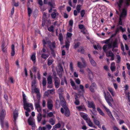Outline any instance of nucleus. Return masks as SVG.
<instances>
[{
	"mask_svg": "<svg viewBox=\"0 0 130 130\" xmlns=\"http://www.w3.org/2000/svg\"><path fill=\"white\" fill-rule=\"evenodd\" d=\"M39 101H38V103L35 104V105L36 107V108H39L41 107L39 104Z\"/></svg>",
	"mask_w": 130,
	"mask_h": 130,
	"instance_id": "obj_57",
	"label": "nucleus"
},
{
	"mask_svg": "<svg viewBox=\"0 0 130 130\" xmlns=\"http://www.w3.org/2000/svg\"><path fill=\"white\" fill-rule=\"evenodd\" d=\"M52 60H48L47 63L48 65V66L51 65L52 63Z\"/></svg>",
	"mask_w": 130,
	"mask_h": 130,
	"instance_id": "obj_64",
	"label": "nucleus"
},
{
	"mask_svg": "<svg viewBox=\"0 0 130 130\" xmlns=\"http://www.w3.org/2000/svg\"><path fill=\"white\" fill-rule=\"evenodd\" d=\"M73 21L71 20H70L69 22V26H73Z\"/></svg>",
	"mask_w": 130,
	"mask_h": 130,
	"instance_id": "obj_58",
	"label": "nucleus"
},
{
	"mask_svg": "<svg viewBox=\"0 0 130 130\" xmlns=\"http://www.w3.org/2000/svg\"><path fill=\"white\" fill-rule=\"evenodd\" d=\"M6 115L5 110L3 109L0 113V121L1 124L3 128H4V119Z\"/></svg>",
	"mask_w": 130,
	"mask_h": 130,
	"instance_id": "obj_4",
	"label": "nucleus"
},
{
	"mask_svg": "<svg viewBox=\"0 0 130 130\" xmlns=\"http://www.w3.org/2000/svg\"><path fill=\"white\" fill-rule=\"evenodd\" d=\"M53 115V113L52 112H50L49 113H48L47 117L48 116L49 117H51Z\"/></svg>",
	"mask_w": 130,
	"mask_h": 130,
	"instance_id": "obj_62",
	"label": "nucleus"
},
{
	"mask_svg": "<svg viewBox=\"0 0 130 130\" xmlns=\"http://www.w3.org/2000/svg\"><path fill=\"white\" fill-rule=\"evenodd\" d=\"M37 119L38 122H40L42 119V115L41 113H39L38 114Z\"/></svg>",
	"mask_w": 130,
	"mask_h": 130,
	"instance_id": "obj_33",
	"label": "nucleus"
},
{
	"mask_svg": "<svg viewBox=\"0 0 130 130\" xmlns=\"http://www.w3.org/2000/svg\"><path fill=\"white\" fill-rule=\"evenodd\" d=\"M61 126L63 127L64 126V123L61 121H59L58 123L57 124V128H59Z\"/></svg>",
	"mask_w": 130,
	"mask_h": 130,
	"instance_id": "obj_35",
	"label": "nucleus"
},
{
	"mask_svg": "<svg viewBox=\"0 0 130 130\" xmlns=\"http://www.w3.org/2000/svg\"><path fill=\"white\" fill-rule=\"evenodd\" d=\"M37 98L38 100V101H39L40 99V93L37 94Z\"/></svg>",
	"mask_w": 130,
	"mask_h": 130,
	"instance_id": "obj_60",
	"label": "nucleus"
},
{
	"mask_svg": "<svg viewBox=\"0 0 130 130\" xmlns=\"http://www.w3.org/2000/svg\"><path fill=\"white\" fill-rule=\"evenodd\" d=\"M106 53L107 56L108 57H110L111 60H113L114 58V56L113 54L111 51H109L108 52H105Z\"/></svg>",
	"mask_w": 130,
	"mask_h": 130,
	"instance_id": "obj_11",
	"label": "nucleus"
},
{
	"mask_svg": "<svg viewBox=\"0 0 130 130\" xmlns=\"http://www.w3.org/2000/svg\"><path fill=\"white\" fill-rule=\"evenodd\" d=\"M42 85L43 87L45 86L46 84V78L43 77V78Z\"/></svg>",
	"mask_w": 130,
	"mask_h": 130,
	"instance_id": "obj_41",
	"label": "nucleus"
},
{
	"mask_svg": "<svg viewBox=\"0 0 130 130\" xmlns=\"http://www.w3.org/2000/svg\"><path fill=\"white\" fill-rule=\"evenodd\" d=\"M28 122L29 124L31 125L32 127L35 126L34 119L32 117H30L28 120Z\"/></svg>",
	"mask_w": 130,
	"mask_h": 130,
	"instance_id": "obj_10",
	"label": "nucleus"
},
{
	"mask_svg": "<svg viewBox=\"0 0 130 130\" xmlns=\"http://www.w3.org/2000/svg\"><path fill=\"white\" fill-rule=\"evenodd\" d=\"M47 83L49 85H52V77L51 75H49L47 78Z\"/></svg>",
	"mask_w": 130,
	"mask_h": 130,
	"instance_id": "obj_29",
	"label": "nucleus"
},
{
	"mask_svg": "<svg viewBox=\"0 0 130 130\" xmlns=\"http://www.w3.org/2000/svg\"><path fill=\"white\" fill-rule=\"evenodd\" d=\"M73 64L72 62H71L70 63L69 67L71 71L73 72L74 71V68L73 66Z\"/></svg>",
	"mask_w": 130,
	"mask_h": 130,
	"instance_id": "obj_39",
	"label": "nucleus"
},
{
	"mask_svg": "<svg viewBox=\"0 0 130 130\" xmlns=\"http://www.w3.org/2000/svg\"><path fill=\"white\" fill-rule=\"evenodd\" d=\"M58 67L59 68V70L58 71V74L60 77H61L62 76V72L63 71V69L62 67L60 64L58 66Z\"/></svg>",
	"mask_w": 130,
	"mask_h": 130,
	"instance_id": "obj_18",
	"label": "nucleus"
},
{
	"mask_svg": "<svg viewBox=\"0 0 130 130\" xmlns=\"http://www.w3.org/2000/svg\"><path fill=\"white\" fill-rule=\"evenodd\" d=\"M28 14L29 17L31 13L32 12V11L30 8L28 7Z\"/></svg>",
	"mask_w": 130,
	"mask_h": 130,
	"instance_id": "obj_50",
	"label": "nucleus"
},
{
	"mask_svg": "<svg viewBox=\"0 0 130 130\" xmlns=\"http://www.w3.org/2000/svg\"><path fill=\"white\" fill-rule=\"evenodd\" d=\"M80 114L81 117L85 120L86 121L88 119L90 118L88 117V115L86 114L83 112H80Z\"/></svg>",
	"mask_w": 130,
	"mask_h": 130,
	"instance_id": "obj_17",
	"label": "nucleus"
},
{
	"mask_svg": "<svg viewBox=\"0 0 130 130\" xmlns=\"http://www.w3.org/2000/svg\"><path fill=\"white\" fill-rule=\"evenodd\" d=\"M5 42L3 41L2 42V44L1 46L2 50L3 52L5 53L6 52V49L5 46Z\"/></svg>",
	"mask_w": 130,
	"mask_h": 130,
	"instance_id": "obj_24",
	"label": "nucleus"
},
{
	"mask_svg": "<svg viewBox=\"0 0 130 130\" xmlns=\"http://www.w3.org/2000/svg\"><path fill=\"white\" fill-rule=\"evenodd\" d=\"M46 43L48 44L50 48V46L52 47L53 48H55V42H53L52 43H51V42L50 41H48L46 42Z\"/></svg>",
	"mask_w": 130,
	"mask_h": 130,
	"instance_id": "obj_25",
	"label": "nucleus"
},
{
	"mask_svg": "<svg viewBox=\"0 0 130 130\" xmlns=\"http://www.w3.org/2000/svg\"><path fill=\"white\" fill-rule=\"evenodd\" d=\"M76 108L79 111H84L86 110V109L84 105L77 106L76 107Z\"/></svg>",
	"mask_w": 130,
	"mask_h": 130,
	"instance_id": "obj_23",
	"label": "nucleus"
},
{
	"mask_svg": "<svg viewBox=\"0 0 130 130\" xmlns=\"http://www.w3.org/2000/svg\"><path fill=\"white\" fill-rule=\"evenodd\" d=\"M121 48L122 50L123 51L122 54H123L124 55H125L126 54V53L124 52V46L122 43H121Z\"/></svg>",
	"mask_w": 130,
	"mask_h": 130,
	"instance_id": "obj_38",
	"label": "nucleus"
},
{
	"mask_svg": "<svg viewBox=\"0 0 130 130\" xmlns=\"http://www.w3.org/2000/svg\"><path fill=\"white\" fill-rule=\"evenodd\" d=\"M81 6L79 5H78L76 7V9L77 10L78 12H80V10Z\"/></svg>",
	"mask_w": 130,
	"mask_h": 130,
	"instance_id": "obj_56",
	"label": "nucleus"
},
{
	"mask_svg": "<svg viewBox=\"0 0 130 130\" xmlns=\"http://www.w3.org/2000/svg\"><path fill=\"white\" fill-rule=\"evenodd\" d=\"M123 0H119L118 2H117L115 5H117L119 8V10L120 12V16L119 24V25H123L122 20L126 17L127 14V10L125 8H124L121 10V7L122 4L123 2Z\"/></svg>",
	"mask_w": 130,
	"mask_h": 130,
	"instance_id": "obj_1",
	"label": "nucleus"
},
{
	"mask_svg": "<svg viewBox=\"0 0 130 130\" xmlns=\"http://www.w3.org/2000/svg\"><path fill=\"white\" fill-rule=\"evenodd\" d=\"M24 108V109L26 110L28 112L30 111V109L29 107L31 108L32 109H33V107L32 104L26 102L23 103Z\"/></svg>",
	"mask_w": 130,
	"mask_h": 130,
	"instance_id": "obj_5",
	"label": "nucleus"
},
{
	"mask_svg": "<svg viewBox=\"0 0 130 130\" xmlns=\"http://www.w3.org/2000/svg\"><path fill=\"white\" fill-rule=\"evenodd\" d=\"M125 3L126 5L128 6L129 5L130 3V0H125Z\"/></svg>",
	"mask_w": 130,
	"mask_h": 130,
	"instance_id": "obj_52",
	"label": "nucleus"
},
{
	"mask_svg": "<svg viewBox=\"0 0 130 130\" xmlns=\"http://www.w3.org/2000/svg\"><path fill=\"white\" fill-rule=\"evenodd\" d=\"M75 104L77 105H78L79 104V101L76 98H75V100L74 102Z\"/></svg>",
	"mask_w": 130,
	"mask_h": 130,
	"instance_id": "obj_54",
	"label": "nucleus"
},
{
	"mask_svg": "<svg viewBox=\"0 0 130 130\" xmlns=\"http://www.w3.org/2000/svg\"><path fill=\"white\" fill-rule=\"evenodd\" d=\"M59 95L61 104L63 107L61 109V112L62 113H64L66 116L68 117L70 115V112L69 109L66 106V102L63 97L62 95L60 94Z\"/></svg>",
	"mask_w": 130,
	"mask_h": 130,
	"instance_id": "obj_2",
	"label": "nucleus"
},
{
	"mask_svg": "<svg viewBox=\"0 0 130 130\" xmlns=\"http://www.w3.org/2000/svg\"><path fill=\"white\" fill-rule=\"evenodd\" d=\"M126 96L127 97L129 101H130V93L128 92H125Z\"/></svg>",
	"mask_w": 130,
	"mask_h": 130,
	"instance_id": "obj_45",
	"label": "nucleus"
},
{
	"mask_svg": "<svg viewBox=\"0 0 130 130\" xmlns=\"http://www.w3.org/2000/svg\"><path fill=\"white\" fill-rule=\"evenodd\" d=\"M92 117L93 119V121L95 125H97L99 128H101V125L100 124V122L97 120L96 119V118L94 116H92Z\"/></svg>",
	"mask_w": 130,
	"mask_h": 130,
	"instance_id": "obj_13",
	"label": "nucleus"
},
{
	"mask_svg": "<svg viewBox=\"0 0 130 130\" xmlns=\"http://www.w3.org/2000/svg\"><path fill=\"white\" fill-rule=\"evenodd\" d=\"M70 83L71 86H72L74 89H76V87L74 82L72 80V79H70Z\"/></svg>",
	"mask_w": 130,
	"mask_h": 130,
	"instance_id": "obj_36",
	"label": "nucleus"
},
{
	"mask_svg": "<svg viewBox=\"0 0 130 130\" xmlns=\"http://www.w3.org/2000/svg\"><path fill=\"white\" fill-rule=\"evenodd\" d=\"M116 67H115V63L114 62H112L111 64V69L113 71L115 70Z\"/></svg>",
	"mask_w": 130,
	"mask_h": 130,
	"instance_id": "obj_34",
	"label": "nucleus"
},
{
	"mask_svg": "<svg viewBox=\"0 0 130 130\" xmlns=\"http://www.w3.org/2000/svg\"><path fill=\"white\" fill-rule=\"evenodd\" d=\"M38 14V11L37 10H35L34 12V16L35 17Z\"/></svg>",
	"mask_w": 130,
	"mask_h": 130,
	"instance_id": "obj_55",
	"label": "nucleus"
},
{
	"mask_svg": "<svg viewBox=\"0 0 130 130\" xmlns=\"http://www.w3.org/2000/svg\"><path fill=\"white\" fill-rule=\"evenodd\" d=\"M56 16V13L55 12H53L51 14V16L52 18H55Z\"/></svg>",
	"mask_w": 130,
	"mask_h": 130,
	"instance_id": "obj_59",
	"label": "nucleus"
},
{
	"mask_svg": "<svg viewBox=\"0 0 130 130\" xmlns=\"http://www.w3.org/2000/svg\"><path fill=\"white\" fill-rule=\"evenodd\" d=\"M18 110L16 109H15L13 112V121L15 123L17 119L18 116Z\"/></svg>",
	"mask_w": 130,
	"mask_h": 130,
	"instance_id": "obj_16",
	"label": "nucleus"
},
{
	"mask_svg": "<svg viewBox=\"0 0 130 130\" xmlns=\"http://www.w3.org/2000/svg\"><path fill=\"white\" fill-rule=\"evenodd\" d=\"M88 56L91 64L93 66H95L96 65V63L91 57L90 55V54H88Z\"/></svg>",
	"mask_w": 130,
	"mask_h": 130,
	"instance_id": "obj_19",
	"label": "nucleus"
},
{
	"mask_svg": "<svg viewBox=\"0 0 130 130\" xmlns=\"http://www.w3.org/2000/svg\"><path fill=\"white\" fill-rule=\"evenodd\" d=\"M112 47L114 48V47H112V45L111 44H108V45H105L103 47V49L105 52H107L108 50H109L110 48ZM117 50H114V48L112 49L113 51H116Z\"/></svg>",
	"mask_w": 130,
	"mask_h": 130,
	"instance_id": "obj_7",
	"label": "nucleus"
},
{
	"mask_svg": "<svg viewBox=\"0 0 130 130\" xmlns=\"http://www.w3.org/2000/svg\"><path fill=\"white\" fill-rule=\"evenodd\" d=\"M46 14L45 13H44L43 15V18H42V20H45L46 19Z\"/></svg>",
	"mask_w": 130,
	"mask_h": 130,
	"instance_id": "obj_61",
	"label": "nucleus"
},
{
	"mask_svg": "<svg viewBox=\"0 0 130 130\" xmlns=\"http://www.w3.org/2000/svg\"><path fill=\"white\" fill-rule=\"evenodd\" d=\"M48 54H42L41 55V57L45 59H46V58L48 57Z\"/></svg>",
	"mask_w": 130,
	"mask_h": 130,
	"instance_id": "obj_43",
	"label": "nucleus"
},
{
	"mask_svg": "<svg viewBox=\"0 0 130 130\" xmlns=\"http://www.w3.org/2000/svg\"><path fill=\"white\" fill-rule=\"evenodd\" d=\"M97 110L100 115L103 116H105V114L102 110L99 107L97 108Z\"/></svg>",
	"mask_w": 130,
	"mask_h": 130,
	"instance_id": "obj_31",
	"label": "nucleus"
},
{
	"mask_svg": "<svg viewBox=\"0 0 130 130\" xmlns=\"http://www.w3.org/2000/svg\"><path fill=\"white\" fill-rule=\"evenodd\" d=\"M53 28V26H51L50 27L48 28V29L49 31L53 32L54 31Z\"/></svg>",
	"mask_w": 130,
	"mask_h": 130,
	"instance_id": "obj_47",
	"label": "nucleus"
},
{
	"mask_svg": "<svg viewBox=\"0 0 130 130\" xmlns=\"http://www.w3.org/2000/svg\"><path fill=\"white\" fill-rule=\"evenodd\" d=\"M108 89L113 97L115 95L116 93L112 88H108Z\"/></svg>",
	"mask_w": 130,
	"mask_h": 130,
	"instance_id": "obj_27",
	"label": "nucleus"
},
{
	"mask_svg": "<svg viewBox=\"0 0 130 130\" xmlns=\"http://www.w3.org/2000/svg\"><path fill=\"white\" fill-rule=\"evenodd\" d=\"M36 83V80H34L32 82V84H31V86L32 87L35 88L36 87V86L35 84Z\"/></svg>",
	"mask_w": 130,
	"mask_h": 130,
	"instance_id": "obj_48",
	"label": "nucleus"
},
{
	"mask_svg": "<svg viewBox=\"0 0 130 130\" xmlns=\"http://www.w3.org/2000/svg\"><path fill=\"white\" fill-rule=\"evenodd\" d=\"M49 122L52 125H53L55 124L54 121L52 118H51L49 120Z\"/></svg>",
	"mask_w": 130,
	"mask_h": 130,
	"instance_id": "obj_53",
	"label": "nucleus"
},
{
	"mask_svg": "<svg viewBox=\"0 0 130 130\" xmlns=\"http://www.w3.org/2000/svg\"><path fill=\"white\" fill-rule=\"evenodd\" d=\"M121 30L122 32H123L125 31L126 30L125 28H123L122 26H119L118 27L116 30V33L117 32L120 30Z\"/></svg>",
	"mask_w": 130,
	"mask_h": 130,
	"instance_id": "obj_28",
	"label": "nucleus"
},
{
	"mask_svg": "<svg viewBox=\"0 0 130 130\" xmlns=\"http://www.w3.org/2000/svg\"><path fill=\"white\" fill-rule=\"evenodd\" d=\"M80 89L81 90L82 92V93L84 92V87L82 85H80L79 86Z\"/></svg>",
	"mask_w": 130,
	"mask_h": 130,
	"instance_id": "obj_51",
	"label": "nucleus"
},
{
	"mask_svg": "<svg viewBox=\"0 0 130 130\" xmlns=\"http://www.w3.org/2000/svg\"><path fill=\"white\" fill-rule=\"evenodd\" d=\"M47 105L48 109L50 110H52L53 105L52 104V100H49L48 101Z\"/></svg>",
	"mask_w": 130,
	"mask_h": 130,
	"instance_id": "obj_21",
	"label": "nucleus"
},
{
	"mask_svg": "<svg viewBox=\"0 0 130 130\" xmlns=\"http://www.w3.org/2000/svg\"><path fill=\"white\" fill-rule=\"evenodd\" d=\"M65 82L66 84H67V82L66 81V79L64 77V78L61 80V85H63L64 84Z\"/></svg>",
	"mask_w": 130,
	"mask_h": 130,
	"instance_id": "obj_49",
	"label": "nucleus"
},
{
	"mask_svg": "<svg viewBox=\"0 0 130 130\" xmlns=\"http://www.w3.org/2000/svg\"><path fill=\"white\" fill-rule=\"evenodd\" d=\"M88 106L89 108H92L93 109V111L95 110V108L94 105L93 101L88 102Z\"/></svg>",
	"mask_w": 130,
	"mask_h": 130,
	"instance_id": "obj_15",
	"label": "nucleus"
},
{
	"mask_svg": "<svg viewBox=\"0 0 130 130\" xmlns=\"http://www.w3.org/2000/svg\"><path fill=\"white\" fill-rule=\"evenodd\" d=\"M54 48H53L52 47H51V46H50V49L51 51V53L53 56H55V53L54 52Z\"/></svg>",
	"mask_w": 130,
	"mask_h": 130,
	"instance_id": "obj_42",
	"label": "nucleus"
},
{
	"mask_svg": "<svg viewBox=\"0 0 130 130\" xmlns=\"http://www.w3.org/2000/svg\"><path fill=\"white\" fill-rule=\"evenodd\" d=\"M31 60L33 61L34 63L36 62V56L35 54L34 53L31 55Z\"/></svg>",
	"mask_w": 130,
	"mask_h": 130,
	"instance_id": "obj_32",
	"label": "nucleus"
},
{
	"mask_svg": "<svg viewBox=\"0 0 130 130\" xmlns=\"http://www.w3.org/2000/svg\"><path fill=\"white\" fill-rule=\"evenodd\" d=\"M117 59L116 62L117 63H119L121 60V57L119 55H117Z\"/></svg>",
	"mask_w": 130,
	"mask_h": 130,
	"instance_id": "obj_46",
	"label": "nucleus"
},
{
	"mask_svg": "<svg viewBox=\"0 0 130 130\" xmlns=\"http://www.w3.org/2000/svg\"><path fill=\"white\" fill-rule=\"evenodd\" d=\"M53 72V75L54 76L55 81V86L56 88H57V77H56V73L54 70H52Z\"/></svg>",
	"mask_w": 130,
	"mask_h": 130,
	"instance_id": "obj_22",
	"label": "nucleus"
},
{
	"mask_svg": "<svg viewBox=\"0 0 130 130\" xmlns=\"http://www.w3.org/2000/svg\"><path fill=\"white\" fill-rule=\"evenodd\" d=\"M111 41L112 40L111 39H109L103 41L102 42V43L108 44H111L112 45V47H117V45L116 41H115L112 43H111Z\"/></svg>",
	"mask_w": 130,
	"mask_h": 130,
	"instance_id": "obj_6",
	"label": "nucleus"
},
{
	"mask_svg": "<svg viewBox=\"0 0 130 130\" xmlns=\"http://www.w3.org/2000/svg\"><path fill=\"white\" fill-rule=\"evenodd\" d=\"M86 122L88 124V125L91 127H93L95 128H97L94 125L92 122L90 120V118L88 119L86 121Z\"/></svg>",
	"mask_w": 130,
	"mask_h": 130,
	"instance_id": "obj_14",
	"label": "nucleus"
},
{
	"mask_svg": "<svg viewBox=\"0 0 130 130\" xmlns=\"http://www.w3.org/2000/svg\"><path fill=\"white\" fill-rule=\"evenodd\" d=\"M96 89V86L94 83H92L90 87V91L92 92L94 91V90Z\"/></svg>",
	"mask_w": 130,
	"mask_h": 130,
	"instance_id": "obj_20",
	"label": "nucleus"
},
{
	"mask_svg": "<svg viewBox=\"0 0 130 130\" xmlns=\"http://www.w3.org/2000/svg\"><path fill=\"white\" fill-rule=\"evenodd\" d=\"M26 96L25 94L23 92V103H24L27 101L26 99Z\"/></svg>",
	"mask_w": 130,
	"mask_h": 130,
	"instance_id": "obj_44",
	"label": "nucleus"
},
{
	"mask_svg": "<svg viewBox=\"0 0 130 130\" xmlns=\"http://www.w3.org/2000/svg\"><path fill=\"white\" fill-rule=\"evenodd\" d=\"M103 106L104 108L105 109V110L107 112L108 115L109 117L113 120H114V118L112 116L111 112L110 111L109 109L107 108L105 105H103Z\"/></svg>",
	"mask_w": 130,
	"mask_h": 130,
	"instance_id": "obj_12",
	"label": "nucleus"
},
{
	"mask_svg": "<svg viewBox=\"0 0 130 130\" xmlns=\"http://www.w3.org/2000/svg\"><path fill=\"white\" fill-rule=\"evenodd\" d=\"M54 90L53 89H52L50 90H48V92H49V93H50L51 94H53L54 93Z\"/></svg>",
	"mask_w": 130,
	"mask_h": 130,
	"instance_id": "obj_63",
	"label": "nucleus"
},
{
	"mask_svg": "<svg viewBox=\"0 0 130 130\" xmlns=\"http://www.w3.org/2000/svg\"><path fill=\"white\" fill-rule=\"evenodd\" d=\"M79 26V28L82 29L81 31L83 34H85L86 33V30L85 28L84 27V26L82 25H80Z\"/></svg>",
	"mask_w": 130,
	"mask_h": 130,
	"instance_id": "obj_26",
	"label": "nucleus"
},
{
	"mask_svg": "<svg viewBox=\"0 0 130 130\" xmlns=\"http://www.w3.org/2000/svg\"><path fill=\"white\" fill-rule=\"evenodd\" d=\"M104 94L105 100L108 105L109 106L112 107V105L111 102L113 103L114 100L109 93L107 92L106 93L104 92Z\"/></svg>",
	"mask_w": 130,
	"mask_h": 130,
	"instance_id": "obj_3",
	"label": "nucleus"
},
{
	"mask_svg": "<svg viewBox=\"0 0 130 130\" xmlns=\"http://www.w3.org/2000/svg\"><path fill=\"white\" fill-rule=\"evenodd\" d=\"M11 54L12 56H13L15 54V51H14V46L13 44H12L11 45Z\"/></svg>",
	"mask_w": 130,
	"mask_h": 130,
	"instance_id": "obj_30",
	"label": "nucleus"
},
{
	"mask_svg": "<svg viewBox=\"0 0 130 130\" xmlns=\"http://www.w3.org/2000/svg\"><path fill=\"white\" fill-rule=\"evenodd\" d=\"M93 46L94 48L95 49H98L100 50L101 49V47L99 44H98L97 46L95 45H94Z\"/></svg>",
	"mask_w": 130,
	"mask_h": 130,
	"instance_id": "obj_40",
	"label": "nucleus"
},
{
	"mask_svg": "<svg viewBox=\"0 0 130 130\" xmlns=\"http://www.w3.org/2000/svg\"><path fill=\"white\" fill-rule=\"evenodd\" d=\"M83 62V65L79 61L77 62V66L80 68H85L86 66V63L85 62L84 58H81Z\"/></svg>",
	"mask_w": 130,
	"mask_h": 130,
	"instance_id": "obj_9",
	"label": "nucleus"
},
{
	"mask_svg": "<svg viewBox=\"0 0 130 130\" xmlns=\"http://www.w3.org/2000/svg\"><path fill=\"white\" fill-rule=\"evenodd\" d=\"M72 34L69 32H68L67 34V37L66 38V39L67 41H66V45L65 46V47L66 48H67V50H68L70 46V42L68 40V38H71L72 36Z\"/></svg>",
	"mask_w": 130,
	"mask_h": 130,
	"instance_id": "obj_8",
	"label": "nucleus"
},
{
	"mask_svg": "<svg viewBox=\"0 0 130 130\" xmlns=\"http://www.w3.org/2000/svg\"><path fill=\"white\" fill-rule=\"evenodd\" d=\"M59 39L60 42L61 44H62L63 43L62 42L63 38L62 35L61 34H60L59 35Z\"/></svg>",
	"mask_w": 130,
	"mask_h": 130,
	"instance_id": "obj_37",
	"label": "nucleus"
}]
</instances>
